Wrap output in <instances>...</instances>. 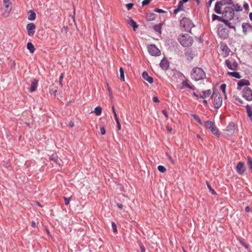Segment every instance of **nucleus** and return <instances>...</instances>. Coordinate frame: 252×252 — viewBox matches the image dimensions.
I'll return each instance as SVG.
<instances>
[{
    "instance_id": "864d4df0",
    "label": "nucleus",
    "mask_w": 252,
    "mask_h": 252,
    "mask_svg": "<svg viewBox=\"0 0 252 252\" xmlns=\"http://www.w3.org/2000/svg\"><path fill=\"white\" fill-rule=\"evenodd\" d=\"M139 246H140L141 252H145V247L142 243L139 244Z\"/></svg>"
},
{
    "instance_id": "4c0bfd02",
    "label": "nucleus",
    "mask_w": 252,
    "mask_h": 252,
    "mask_svg": "<svg viewBox=\"0 0 252 252\" xmlns=\"http://www.w3.org/2000/svg\"><path fill=\"white\" fill-rule=\"evenodd\" d=\"M232 6L234 7L235 10L237 12L241 11L243 10L242 7L239 4H232Z\"/></svg>"
},
{
    "instance_id": "393cba45",
    "label": "nucleus",
    "mask_w": 252,
    "mask_h": 252,
    "mask_svg": "<svg viewBox=\"0 0 252 252\" xmlns=\"http://www.w3.org/2000/svg\"><path fill=\"white\" fill-rule=\"evenodd\" d=\"M28 15V19L30 21H33L36 19V14L35 12L32 10H29Z\"/></svg>"
},
{
    "instance_id": "a19ab883",
    "label": "nucleus",
    "mask_w": 252,
    "mask_h": 252,
    "mask_svg": "<svg viewBox=\"0 0 252 252\" xmlns=\"http://www.w3.org/2000/svg\"><path fill=\"white\" fill-rule=\"evenodd\" d=\"M191 116L193 118V119L196 121L199 124L202 125V123L200 120V119L199 118L198 116L195 114H191Z\"/></svg>"
},
{
    "instance_id": "c9c22d12",
    "label": "nucleus",
    "mask_w": 252,
    "mask_h": 252,
    "mask_svg": "<svg viewBox=\"0 0 252 252\" xmlns=\"http://www.w3.org/2000/svg\"><path fill=\"white\" fill-rule=\"evenodd\" d=\"M247 112L248 114V117L250 118V119H252V110L251 106L249 105L246 106Z\"/></svg>"
},
{
    "instance_id": "4468645a",
    "label": "nucleus",
    "mask_w": 252,
    "mask_h": 252,
    "mask_svg": "<svg viewBox=\"0 0 252 252\" xmlns=\"http://www.w3.org/2000/svg\"><path fill=\"white\" fill-rule=\"evenodd\" d=\"M243 32L244 35H247L250 32H252V26L248 23H243L242 25Z\"/></svg>"
},
{
    "instance_id": "5fc2aeb1",
    "label": "nucleus",
    "mask_w": 252,
    "mask_h": 252,
    "mask_svg": "<svg viewBox=\"0 0 252 252\" xmlns=\"http://www.w3.org/2000/svg\"><path fill=\"white\" fill-rule=\"evenodd\" d=\"M100 131L102 135H104L105 134L106 131L104 127H101L100 128Z\"/></svg>"
},
{
    "instance_id": "1a4fd4ad",
    "label": "nucleus",
    "mask_w": 252,
    "mask_h": 252,
    "mask_svg": "<svg viewBox=\"0 0 252 252\" xmlns=\"http://www.w3.org/2000/svg\"><path fill=\"white\" fill-rule=\"evenodd\" d=\"M242 96L248 101L252 100V90L249 87H245L242 91Z\"/></svg>"
},
{
    "instance_id": "774afa93",
    "label": "nucleus",
    "mask_w": 252,
    "mask_h": 252,
    "mask_svg": "<svg viewBox=\"0 0 252 252\" xmlns=\"http://www.w3.org/2000/svg\"><path fill=\"white\" fill-rule=\"evenodd\" d=\"M69 126L71 127H73L74 126V124L72 121H70L69 123Z\"/></svg>"
},
{
    "instance_id": "e2e57ef3",
    "label": "nucleus",
    "mask_w": 252,
    "mask_h": 252,
    "mask_svg": "<svg viewBox=\"0 0 252 252\" xmlns=\"http://www.w3.org/2000/svg\"><path fill=\"white\" fill-rule=\"evenodd\" d=\"M243 6H244V8H245V10H248V9H249V4L247 2H245Z\"/></svg>"
},
{
    "instance_id": "a211bd4d",
    "label": "nucleus",
    "mask_w": 252,
    "mask_h": 252,
    "mask_svg": "<svg viewBox=\"0 0 252 252\" xmlns=\"http://www.w3.org/2000/svg\"><path fill=\"white\" fill-rule=\"evenodd\" d=\"M49 159L50 160L54 161V162L56 163L57 165H58L59 166H61L60 161L61 160L60 158H59L57 154H52L51 156L50 157Z\"/></svg>"
},
{
    "instance_id": "5701e85b",
    "label": "nucleus",
    "mask_w": 252,
    "mask_h": 252,
    "mask_svg": "<svg viewBox=\"0 0 252 252\" xmlns=\"http://www.w3.org/2000/svg\"><path fill=\"white\" fill-rule=\"evenodd\" d=\"M184 2L182 0H180L179 2V4L178 7L174 10L173 13L175 14H177L180 11H184V8L183 6V3Z\"/></svg>"
},
{
    "instance_id": "f704fd0d",
    "label": "nucleus",
    "mask_w": 252,
    "mask_h": 252,
    "mask_svg": "<svg viewBox=\"0 0 252 252\" xmlns=\"http://www.w3.org/2000/svg\"><path fill=\"white\" fill-rule=\"evenodd\" d=\"M228 74L229 76L234 77H235L236 78H237V79H240L241 78V76H240L239 73L238 72H236V71L228 72Z\"/></svg>"
},
{
    "instance_id": "bf43d9fd",
    "label": "nucleus",
    "mask_w": 252,
    "mask_h": 252,
    "mask_svg": "<svg viewBox=\"0 0 252 252\" xmlns=\"http://www.w3.org/2000/svg\"><path fill=\"white\" fill-rule=\"evenodd\" d=\"M214 0H210L209 1H208L207 3H206V6L209 8L210 7H211V4H212V1H213Z\"/></svg>"
},
{
    "instance_id": "72a5a7b5",
    "label": "nucleus",
    "mask_w": 252,
    "mask_h": 252,
    "mask_svg": "<svg viewBox=\"0 0 252 252\" xmlns=\"http://www.w3.org/2000/svg\"><path fill=\"white\" fill-rule=\"evenodd\" d=\"M27 47L31 53H33L35 50L33 45L31 42H28L27 43Z\"/></svg>"
},
{
    "instance_id": "39448f33",
    "label": "nucleus",
    "mask_w": 252,
    "mask_h": 252,
    "mask_svg": "<svg viewBox=\"0 0 252 252\" xmlns=\"http://www.w3.org/2000/svg\"><path fill=\"white\" fill-rule=\"evenodd\" d=\"M222 15L223 18L231 20L234 17V9L231 7L226 6L222 11Z\"/></svg>"
},
{
    "instance_id": "2eb2a0df",
    "label": "nucleus",
    "mask_w": 252,
    "mask_h": 252,
    "mask_svg": "<svg viewBox=\"0 0 252 252\" xmlns=\"http://www.w3.org/2000/svg\"><path fill=\"white\" fill-rule=\"evenodd\" d=\"M159 65L163 70H167L169 67V62L165 57H164L161 60Z\"/></svg>"
},
{
    "instance_id": "6e6d98bb",
    "label": "nucleus",
    "mask_w": 252,
    "mask_h": 252,
    "mask_svg": "<svg viewBox=\"0 0 252 252\" xmlns=\"http://www.w3.org/2000/svg\"><path fill=\"white\" fill-rule=\"evenodd\" d=\"M133 4L132 3H129L126 4V7L128 10H130L132 8Z\"/></svg>"
},
{
    "instance_id": "9b49d317",
    "label": "nucleus",
    "mask_w": 252,
    "mask_h": 252,
    "mask_svg": "<svg viewBox=\"0 0 252 252\" xmlns=\"http://www.w3.org/2000/svg\"><path fill=\"white\" fill-rule=\"evenodd\" d=\"M220 48L221 51V55L225 58L229 56L230 50L225 43L220 44Z\"/></svg>"
},
{
    "instance_id": "ea45409f",
    "label": "nucleus",
    "mask_w": 252,
    "mask_h": 252,
    "mask_svg": "<svg viewBox=\"0 0 252 252\" xmlns=\"http://www.w3.org/2000/svg\"><path fill=\"white\" fill-rule=\"evenodd\" d=\"M206 184H207V187L209 189L210 192L213 194H216V191H215V190L214 189H212L211 186L210 185V183L208 181L206 182Z\"/></svg>"
},
{
    "instance_id": "9d476101",
    "label": "nucleus",
    "mask_w": 252,
    "mask_h": 252,
    "mask_svg": "<svg viewBox=\"0 0 252 252\" xmlns=\"http://www.w3.org/2000/svg\"><path fill=\"white\" fill-rule=\"evenodd\" d=\"M225 64L230 69L235 71L238 69V64L236 61L232 60H226L225 61Z\"/></svg>"
},
{
    "instance_id": "6e6552de",
    "label": "nucleus",
    "mask_w": 252,
    "mask_h": 252,
    "mask_svg": "<svg viewBox=\"0 0 252 252\" xmlns=\"http://www.w3.org/2000/svg\"><path fill=\"white\" fill-rule=\"evenodd\" d=\"M149 53L152 56H158L160 55V51L158 49L155 44H150L148 46Z\"/></svg>"
},
{
    "instance_id": "b1692460",
    "label": "nucleus",
    "mask_w": 252,
    "mask_h": 252,
    "mask_svg": "<svg viewBox=\"0 0 252 252\" xmlns=\"http://www.w3.org/2000/svg\"><path fill=\"white\" fill-rule=\"evenodd\" d=\"M212 91L211 90H208L202 92V94L200 95L199 98L205 99L211 95Z\"/></svg>"
},
{
    "instance_id": "13d9d810",
    "label": "nucleus",
    "mask_w": 252,
    "mask_h": 252,
    "mask_svg": "<svg viewBox=\"0 0 252 252\" xmlns=\"http://www.w3.org/2000/svg\"><path fill=\"white\" fill-rule=\"evenodd\" d=\"M162 112L166 118H168L167 112L165 109L163 110Z\"/></svg>"
},
{
    "instance_id": "c756f323",
    "label": "nucleus",
    "mask_w": 252,
    "mask_h": 252,
    "mask_svg": "<svg viewBox=\"0 0 252 252\" xmlns=\"http://www.w3.org/2000/svg\"><path fill=\"white\" fill-rule=\"evenodd\" d=\"M229 20L224 19V21H223V23L227 26L229 28L232 29L234 30V31H236V28L234 26H233L231 25V23L229 22Z\"/></svg>"
},
{
    "instance_id": "49530a36",
    "label": "nucleus",
    "mask_w": 252,
    "mask_h": 252,
    "mask_svg": "<svg viewBox=\"0 0 252 252\" xmlns=\"http://www.w3.org/2000/svg\"><path fill=\"white\" fill-rule=\"evenodd\" d=\"M234 98L236 102H238L241 104H243V101L242 99H241L238 96H234Z\"/></svg>"
},
{
    "instance_id": "e433bc0d",
    "label": "nucleus",
    "mask_w": 252,
    "mask_h": 252,
    "mask_svg": "<svg viewBox=\"0 0 252 252\" xmlns=\"http://www.w3.org/2000/svg\"><path fill=\"white\" fill-rule=\"evenodd\" d=\"M101 111L102 108L100 106H97L94 108V112L97 116H100L101 114Z\"/></svg>"
},
{
    "instance_id": "7c9ffc66",
    "label": "nucleus",
    "mask_w": 252,
    "mask_h": 252,
    "mask_svg": "<svg viewBox=\"0 0 252 252\" xmlns=\"http://www.w3.org/2000/svg\"><path fill=\"white\" fill-rule=\"evenodd\" d=\"M212 19L213 21H214L215 20H218V21H219L220 22H221L222 23L224 19V18H223V17L222 16L220 17V16H219L215 14H213L212 15Z\"/></svg>"
},
{
    "instance_id": "8fccbe9b",
    "label": "nucleus",
    "mask_w": 252,
    "mask_h": 252,
    "mask_svg": "<svg viewBox=\"0 0 252 252\" xmlns=\"http://www.w3.org/2000/svg\"><path fill=\"white\" fill-rule=\"evenodd\" d=\"M154 11L158 12V13H164L166 12L165 11H164L163 10L161 9H159V8H156V9H155Z\"/></svg>"
},
{
    "instance_id": "a878e982",
    "label": "nucleus",
    "mask_w": 252,
    "mask_h": 252,
    "mask_svg": "<svg viewBox=\"0 0 252 252\" xmlns=\"http://www.w3.org/2000/svg\"><path fill=\"white\" fill-rule=\"evenodd\" d=\"M156 18V15L153 12H148L147 13L146 19L148 21L154 20Z\"/></svg>"
},
{
    "instance_id": "603ef678",
    "label": "nucleus",
    "mask_w": 252,
    "mask_h": 252,
    "mask_svg": "<svg viewBox=\"0 0 252 252\" xmlns=\"http://www.w3.org/2000/svg\"><path fill=\"white\" fill-rule=\"evenodd\" d=\"M151 0H144L142 2V6H144V5H148L149 4V3L150 2Z\"/></svg>"
},
{
    "instance_id": "2f4dec72",
    "label": "nucleus",
    "mask_w": 252,
    "mask_h": 252,
    "mask_svg": "<svg viewBox=\"0 0 252 252\" xmlns=\"http://www.w3.org/2000/svg\"><path fill=\"white\" fill-rule=\"evenodd\" d=\"M240 243L246 249H248L249 248V245L245 242L244 239L241 237L238 238Z\"/></svg>"
},
{
    "instance_id": "37998d69",
    "label": "nucleus",
    "mask_w": 252,
    "mask_h": 252,
    "mask_svg": "<svg viewBox=\"0 0 252 252\" xmlns=\"http://www.w3.org/2000/svg\"><path fill=\"white\" fill-rule=\"evenodd\" d=\"M158 169L159 172L161 173H164L166 171V168L162 165H158Z\"/></svg>"
},
{
    "instance_id": "423d86ee",
    "label": "nucleus",
    "mask_w": 252,
    "mask_h": 252,
    "mask_svg": "<svg viewBox=\"0 0 252 252\" xmlns=\"http://www.w3.org/2000/svg\"><path fill=\"white\" fill-rule=\"evenodd\" d=\"M3 3L4 7L2 16L4 18H6L9 16L12 10V5L10 0H3Z\"/></svg>"
},
{
    "instance_id": "6ab92c4d",
    "label": "nucleus",
    "mask_w": 252,
    "mask_h": 252,
    "mask_svg": "<svg viewBox=\"0 0 252 252\" xmlns=\"http://www.w3.org/2000/svg\"><path fill=\"white\" fill-rule=\"evenodd\" d=\"M142 77L150 84H152L154 82L153 78L149 75L146 71H144L142 74Z\"/></svg>"
},
{
    "instance_id": "79ce46f5",
    "label": "nucleus",
    "mask_w": 252,
    "mask_h": 252,
    "mask_svg": "<svg viewBox=\"0 0 252 252\" xmlns=\"http://www.w3.org/2000/svg\"><path fill=\"white\" fill-rule=\"evenodd\" d=\"M120 79L123 81L125 80L124 71L122 67L120 68Z\"/></svg>"
},
{
    "instance_id": "338daca9",
    "label": "nucleus",
    "mask_w": 252,
    "mask_h": 252,
    "mask_svg": "<svg viewBox=\"0 0 252 252\" xmlns=\"http://www.w3.org/2000/svg\"><path fill=\"white\" fill-rule=\"evenodd\" d=\"M57 92V90H54L53 89H52L50 90V93L52 94H54L55 95H56V93Z\"/></svg>"
},
{
    "instance_id": "cd10ccee",
    "label": "nucleus",
    "mask_w": 252,
    "mask_h": 252,
    "mask_svg": "<svg viewBox=\"0 0 252 252\" xmlns=\"http://www.w3.org/2000/svg\"><path fill=\"white\" fill-rule=\"evenodd\" d=\"M163 25V23H160L158 24L155 25L153 26V29L155 31L158 32L159 34L161 33V27Z\"/></svg>"
},
{
    "instance_id": "58836bf2",
    "label": "nucleus",
    "mask_w": 252,
    "mask_h": 252,
    "mask_svg": "<svg viewBox=\"0 0 252 252\" xmlns=\"http://www.w3.org/2000/svg\"><path fill=\"white\" fill-rule=\"evenodd\" d=\"M248 165L251 170V172H252V158L248 157V162H247Z\"/></svg>"
},
{
    "instance_id": "ddd939ff",
    "label": "nucleus",
    "mask_w": 252,
    "mask_h": 252,
    "mask_svg": "<svg viewBox=\"0 0 252 252\" xmlns=\"http://www.w3.org/2000/svg\"><path fill=\"white\" fill-rule=\"evenodd\" d=\"M35 28L36 26L34 23H31L27 25L26 29L29 36H32L34 34Z\"/></svg>"
},
{
    "instance_id": "0e129e2a",
    "label": "nucleus",
    "mask_w": 252,
    "mask_h": 252,
    "mask_svg": "<svg viewBox=\"0 0 252 252\" xmlns=\"http://www.w3.org/2000/svg\"><path fill=\"white\" fill-rule=\"evenodd\" d=\"M166 128L167 130L169 132H171L172 130V128L171 127L169 126H166Z\"/></svg>"
},
{
    "instance_id": "dca6fc26",
    "label": "nucleus",
    "mask_w": 252,
    "mask_h": 252,
    "mask_svg": "<svg viewBox=\"0 0 252 252\" xmlns=\"http://www.w3.org/2000/svg\"><path fill=\"white\" fill-rule=\"evenodd\" d=\"M237 172L240 174H243L245 171V167L243 162H239L236 167Z\"/></svg>"
},
{
    "instance_id": "473e14b6",
    "label": "nucleus",
    "mask_w": 252,
    "mask_h": 252,
    "mask_svg": "<svg viewBox=\"0 0 252 252\" xmlns=\"http://www.w3.org/2000/svg\"><path fill=\"white\" fill-rule=\"evenodd\" d=\"M219 3H220L221 6H224L226 4L231 5L233 4L232 0H220L218 1Z\"/></svg>"
},
{
    "instance_id": "69168bd1",
    "label": "nucleus",
    "mask_w": 252,
    "mask_h": 252,
    "mask_svg": "<svg viewBox=\"0 0 252 252\" xmlns=\"http://www.w3.org/2000/svg\"><path fill=\"white\" fill-rule=\"evenodd\" d=\"M117 206L120 209H122L123 208V205L121 203H117Z\"/></svg>"
},
{
    "instance_id": "a18cd8bd",
    "label": "nucleus",
    "mask_w": 252,
    "mask_h": 252,
    "mask_svg": "<svg viewBox=\"0 0 252 252\" xmlns=\"http://www.w3.org/2000/svg\"><path fill=\"white\" fill-rule=\"evenodd\" d=\"M230 130L232 132L234 131V124L232 123L231 124H230L227 127L226 130Z\"/></svg>"
},
{
    "instance_id": "4d7b16f0",
    "label": "nucleus",
    "mask_w": 252,
    "mask_h": 252,
    "mask_svg": "<svg viewBox=\"0 0 252 252\" xmlns=\"http://www.w3.org/2000/svg\"><path fill=\"white\" fill-rule=\"evenodd\" d=\"M167 157L168 158L169 160L171 162V163L172 164H174V161L173 158H172V157L170 155H169L168 154H167Z\"/></svg>"
},
{
    "instance_id": "f03ea898",
    "label": "nucleus",
    "mask_w": 252,
    "mask_h": 252,
    "mask_svg": "<svg viewBox=\"0 0 252 252\" xmlns=\"http://www.w3.org/2000/svg\"><path fill=\"white\" fill-rule=\"evenodd\" d=\"M178 40L184 47H189L193 42L192 38L188 34L179 35Z\"/></svg>"
},
{
    "instance_id": "c03bdc74",
    "label": "nucleus",
    "mask_w": 252,
    "mask_h": 252,
    "mask_svg": "<svg viewBox=\"0 0 252 252\" xmlns=\"http://www.w3.org/2000/svg\"><path fill=\"white\" fill-rule=\"evenodd\" d=\"M226 85L225 84H222L220 86V89L222 91L223 93L225 95V97L226 98V96L225 95V89H226Z\"/></svg>"
},
{
    "instance_id": "052dcab7",
    "label": "nucleus",
    "mask_w": 252,
    "mask_h": 252,
    "mask_svg": "<svg viewBox=\"0 0 252 252\" xmlns=\"http://www.w3.org/2000/svg\"><path fill=\"white\" fill-rule=\"evenodd\" d=\"M116 123H117V125L118 130H120L121 128V126L120 123L119 121H117Z\"/></svg>"
},
{
    "instance_id": "aec40b11",
    "label": "nucleus",
    "mask_w": 252,
    "mask_h": 252,
    "mask_svg": "<svg viewBox=\"0 0 252 252\" xmlns=\"http://www.w3.org/2000/svg\"><path fill=\"white\" fill-rule=\"evenodd\" d=\"M221 3H219L218 1L216 2L215 7H214V11L218 14H222V11H221Z\"/></svg>"
},
{
    "instance_id": "20e7f679",
    "label": "nucleus",
    "mask_w": 252,
    "mask_h": 252,
    "mask_svg": "<svg viewBox=\"0 0 252 252\" xmlns=\"http://www.w3.org/2000/svg\"><path fill=\"white\" fill-rule=\"evenodd\" d=\"M211 98L214 99V105L216 108L218 109L222 105V97L218 92H214Z\"/></svg>"
},
{
    "instance_id": "09e8293b",
    "label": "nucleus",
    "mask_w": 252,
    "mask_h": 252,
    "mask_svg": "<svg viewBox=\"0 0 252 252\" xmlns=\"http://www.w3.org/2000/svg\"><path fill=\"white\" fill-rule=\"evenodd\" d=\"M64 77V73H62L59 78V84L62 87L63 86V80Z\"/></svg>"
},
{
    "instance_id": "bb28decb",
    "label": "nucleus",
    "mask_w": 252,
    "mask_h": 252,
    "mask_svg": "<svg viewBox=\"0 0 252 252\" xmlns=\"http://www.w3.org/2000/svg\"><path fill=\"white\" fill-rule=\"evenodd\" d=\"M182 85L183 87L188 88L192 90H194L195 89V87L194 86H191L189 83L188 80L183 81L182 82Z\"/></svg>"
},
{
    "instance_id": "412c9836",
    "label": "nucleus",
    "mask_w": 252,
    "mask_h": 252,
    "mask_svg": "<svg viewBox=\"0 0 252 252\" xmlns=\"http://www.w3.org/2000/svg\"><path fill=\"white\" fill-rule=\"evenodd\" d=\"M37 85L38 80L35 79H33L31 82V85L30 88V92H33L35 91L37 88Z\"/></svg>"
},
{
    "instance_id": "0eeeda50",
    "label": "nucleus",
    "mask_w": 252,
    "mask_h": 252,
    "mask_svg": "<svg viewBox=\"0 0 252 252\" xmlns=\"http://www.w3.org/2000/svg\"><path fill=\"white\" fill-rule=\"evenodd\" d=\"M205 127L209 129L211 132L217 137L220 135L218 128L215 126V124L210 121H207L205 122Z\"/></svg>"
},
{
    "instance_id": "f3484780",
    "label": "nucleus",
    "mask_w": 252,
    "mask_h": 252,
    "mask_svg": "<svg viewBox=\"0 0 252 252\" xmlns=\"http://www.w3.org/2000/svg\"><path fill=\"white\" fill-rule=\"evenodd\" d=\"M237 85V89L240 90H241L242 87L244 86H249L250 85V83L248 80L242 79L238 81Z\"/></svg>"
},
{
    "instance_id": "4be33fe9",
    "label": "nucleus",
    "mask_w": 252,
    "mask_h": 252,
    "mask_svg": "<svg viewBox=\"0 0 252 252\" xmlns=\"http://www.w3.org/2000/svg\"><path fill=\"white\" fill-rule=\"evenodd\" d=\"M127 23L132 27L133 30L135 31L138 28L136 23L131 18H129L127 20Z\"/></svg>"
},
{
    "instance_id": "f8f14e48",
    "label": "nucleus",
    "mask_w": 252,
    "mask_h": 252,
    "mask_svg": "<svg viewBox=\"0 0 252 252\" xmlns=\"http://www.w3.org/2000/svg\"><path fill=\"white\" fill-rule=\"evenodd\" d=\"M219 36L223 39H226L228 36L227 30L222 27H220L218 30Z\"/></svg>"
},
{
    "instance_id": "680f3d73",
    "label": "nucleus",
    "mask_w": 252,
    "mask_h": 252,
    "mask_svg": "<svg viewBox=\"0 0 252 252\" xmlns=\"http://www.w3.org/2000/svg\"><path fill=\"white\" fill-rule=\"evenodd\" d=\"M153 100L154 102H159V100L157 96L153 97Z\"/></svg>"
},
{
    "instance_id": "de8ad7c7",
    "label": "nucleus",
    "mask_w": 252,
    "mask_h": 252,
    "mask_svg": "<svg viewBox=\"0 0 252 252\" xmlns=\"http://www.w3.org/2000/svg\"><path fill=\"white\" fill-rule=\"evenodd\" d=\"M112 229H113V231L114 233H117V226H116V224H115V223L114 222H112Z\"/></svg>"
},
{
    "instance_id": "c85d7f7f",
    "label": "nucleus",
    "mask_w": 252,
    "mask_h": 252,
    "mask_svg": "<svg viewBox=\"0 0 252 252\" xmlns=\"http://www.w3.org/2000/svg\"><path fill=\"white\" fill-rule=\"evenodd\" d=\"M185 55L187 60L189 61H191L193 58V55L191 51L189 49L186 50Z\"/></svg>"
},
{
    "instance_id": "7ed1b4c3",
    "label": "nucleus",
    "mask_w": 252,
    "mask_h": 252,
    "mask_svg": "<svg viewBox=\"0 0 252 252\" xmlns=\"http://www.w3.org/2000/svg\"><path fill=\"white\" fill-rule=\"evenodd\" d=\"M181 26L186 32H191V29L194 26L192 21L189 18L184 17L180 21Z\"/></svg>"
},
{
    "instance_id": "f257e3e1",
    "label": "nucleus",
    "mask_w": 252,
    "mask_h": 252,
    "mask_svg": "<svg viewBox=\"0 0 252 252\" xmlns=\"http://www.w3.org/2000/svg\"><path fill=\"white\" fill-rule=\"evenodd\" d=\"M190 76L192 79L199 81L204 79L206 77V74L202 68L196 67L192 69Z\"/></svg>"
},
{
    "instance_id": "3c124183",
    "label": "nucleus",
    "mask_w": 252,
    "mask_h": 252,
    "mask_svg": "<svg viewBox=\"0 0 252 252\" xmlns=\"http://www.w3.org/2000/svg\"><path fill=\"white\" fill-rule=\"evenodd\" d=\"M63 199L64 200L65 204L66 205H68L69 204V202H70V198H67V197L64 196Z\"/></svg>"
}]
</instances>
